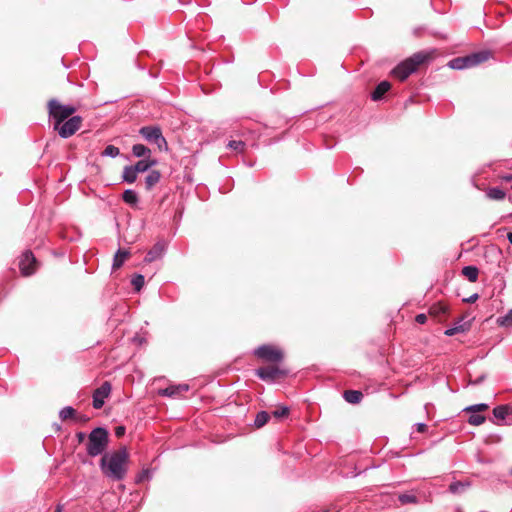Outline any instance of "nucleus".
I'll list each match as a JSON object with an SVG mask.
<instances>
[{
  "label": "nucleus",
  "mask_w": 512,
  "mask_h": 512,
  "mask_svg": "<svg viewBox=\"0 0 512 512\" xmlns=\"http://www.w3.org/2000/svg\"><path fill=\"white\" fill-rule=\"evenodd\" d=\"M125 434V427L124 426H118L115 428V435L117 437H121Z\"/></svg>",
  "instance_id": "nucleus-40"
},
{
  "label": "nucleus",
  "mask_w": 512,
  "mask_h": 512,
  "mask_svg": "<svg viewBox=\"0 0 512 512\" xmlns=\"http://www.w3.org/2000/svg\"><path fill=\"white\" fill-rule=\"evenodd\" d=\"M469 486V483L455 481L449 485V491L453 494L461 493Z\"/></svg>",
  "instance_id": "nucleus-27"
},
{
  "label": "nucleus",
  "mask_w": 512,
  "mask_h": 512,
  "mask_svg": "<svg viewBox=\"0 0 512 512\" xmlns=\"http://www.w3.org/2000/svg\"><path fill=\"white\" fill-rule=\"evenodd\" d=\"M120 154V150L118 147L114 145H108L106 148L102 151L101 156L103 157H112L115 158Z\"/></svg>",
  "instance_id": "nucleus-30"
},
{
  "label": "nucleus",
  "mask_w": 512,
  "mask_h": 512,
  "mask_svg": "<svg viewBox=\"0 0 512 512\" xmlns=\"http://www.w3.org/2000/svg\"><path fill=\"white\" fill-rule=\"evenodd\" d=\"M462 274L470 281L476 282L478 279L479 270L476 266H465L462 269Z\"/></svg>",
  "instance_id": "nucleus-23"
},
{
  "label": "nucleus",
  "mask_w": 512,
  "mask_h": 512,
  "mask_svg": "<svg viewBox=\"0 0 512 512\" xmlns=\"http://www.w3.org/2000/svg\"><path fill=\"white\" fill-rule=\"evenodd\" d=\"M447 311H448V306L446 304H443V303L435 304V305H433L430 308V314L434 315V316H437V317H440L442 315H446Z\"/></svg>",
  "instance_id": "nucleus-25"
},
{
  "label": "nucleus",
  "mask_w": 512,
  "mask_h": 512,
  "mask_svg": "<svg viewBox=\"0 0 512 512\" xmlns=\"http://www.w3.org/2000/svg\"><path fill=\"white\" fill-rule=\"evenodd\" d=\"M511 474H512V469H511Z\"/></svg>",
  "instance_id": "nucleus-52"
},
{
  "label": "nucleus",
  "mask_w": 512,
  "mask_h": 512,
  "mask_svg": "<svg viewBox=\"0 0 512 512\" xmlns=\"http://www.w3.org/2000/svg\"><path fill=\"white\" fill-rule=\"evenodd\" d=\"M189 390V385L187 384H179V385H171L165 389H161L159 394L161 396L176 398L182 395L184 392Z\"/></svg>",
  "instance_id": "nucleus-12"
},
{
  "label": "nucleus",
  "mask_w": 512,
  "mask_h": 512,
  "mask_svg": "<svg viewBox=\"0 0 512 512\" xmlns=\"http://www.w3.org/2000/svg\"><path fill=\"white\" fill-rule=\"evenodd\" d=\"M479 298V295L477 293L475 294H472L470 297L464 299L465 302L467 303H473L475 302L477 299Z\"/></svg>",
  "instance_id": "nucleus-41"
},
{
  "label": "nucleus",
  "mask_w": 512,
  "mask_h": 512,
  "mask_svg": "<svg viewBox=\"0 0 512 512\" xmlns=\"http://www.w3.org/2000/svg\"><path fill=\"white\" fill-rule=\"evenodd\" d=\"M430 53L420 51L399 63L393 70L392 75L400 81L406 80L411 74L430 59Z\"/></svg>",
  "instance_id": "nucleus-2"
},
{
  "label": "nucleus",
  "mask_w": 512,
  "mask_h": 512,
  "mask_svg": "<svg viewBox=\"0 0 512 512\" xmlns=\"http://www.w3.org/2000/svg\"><path fill=\"white\" fill-rule=\"evenodd\" d=\"M147 474V471H144V473L141 475V478H144Z\"/></svg>",
  "instance_id": "nucleus-51"
},
{
  "label": "nucleus",
  "mask_w": 512,
  "mask_h": 512,
  "mask_svg": "<svg viewBox=\"0 0 512 512\" xmlns=\"http://www.w3.org/2000/svg\"><path fill=\"white\" fill-rule=\"evenodd\" d=\"M76 411L71 406H66L59 412V417L61 420L65 421L67 419L75 417Z\"/></svg>",
  "instance_id": "nucleus-31"
},
{
  "label": "nucleus",
  "mask_w": 512,
  "mask_h": 512,
  "mask_svg": "<svg viewBox=\"0 0 512 512\" xmlns=\"http://www.w3.org/2000/svg\"><path fill=\"white\" fill-rule=\"evenodd\" d=\"M245 146H246L245 142H243L241 140H239V141L231 140L227 144V147L229 149H232V150H234V151H236L238 153L244 152Z\"/></svg>",
  "instance_id": "nucleus-33"
},
{
  "label": "nucleus",
  "mask_w": 512,
  "mask_h": 512,
  "mask_svg": "<svg viewBox=\"0 0 512 512\" xmlns=\"http://www.w3.org/2000/svg\"><path fill=\"white\" fill-rule=\"evenodd\" d=\"M343 397L348 403L358 404L362 400L363 394L358 390H346Z\"/></svg>",
  "instance_id": "nucleus-18"
},
{
  "label": "nucleus",
  "mask_w": 512,
  "mask_h": 512,
  "mask_svg": "<svg viewBox=\"0 0 512 512\" xmlns=\"http://www.w3.org/2000/svg\"><path fill=\"white\" fill-rule=\"evenodd\" d=\"M76 436H77V438H78V441H79V442H82V441L85 439V436H86V435H85V433H83V432H78Z\"/></svg>",
  "instance_id": "nucleus-44"
},
{
  "label": "nucleus",
  "mask_w": 512,
  "mask_h": 512,
  "mask_svg": "<svg viewBox=\"0 0 512 512\" xmlns=\"http://www.w3.org/2000/svg\"><path fill=\"white\" fill-rule=\"evenodd\" d=\"M289 371L279 364H271L255 370V374L263 381L275 382L288 375Z\"/></svg>",
  "instance_id": "nucleus-7"
},
{
  "label": "nucleus",
  "mask_w": 512,
  "mask_h": 512,
  "mask_svg": "<svg viewBox=\"0 0 512 512\" xmlns=\"http://www.w3.org/2000/svg\"><path fill=\"white\" fill-rule=\"evenodd\" d=\"M163 252H164V246L161 244V243H156L152 249H150L146 256H145V261L146 262H153L157 259H159L162 255H163Z\"/></svg>",
  "instance_id": "nucleus-14"
},
{
  "label": "nucleus",
  "mask_w": 512,
  "mask_h": 512,
  "mask_svg": "<svg viewBox=\"0 0 512 512\" xmlns=\"http://www.w3.org/2000/svg\"><path fill=\"white\" fill-rule=\"evenodd\" d=\"M156 161L152 160L150 158H145L142 160H139L135 165H132V167L135 169L136 173H143L149 170L152 166L156 165Z\"/></svg>",
  "instance_id": "nucleus-16"
},
{
  "label": "nucleus",
  "mask_w": 512,
  "mask_h": 512,
  "mask_svg": "<svg viewBox=\"0 0 512 512\" xmlns=\"http://www.w3.org/2000/svg\"><path fill=\"white\" fill-rule=\"evenodd\" d=\"M147 474V471H144V473L141 475V478H144Z\"/></svg>",
  "instance_id": "nucleus-48"
},
{
  "label": "nucleus",
  "mask_w": 512,
  "mask_h": 512,
  "mask_svg": "<svg viewBox=\"0 0 512 512\" xmlns=\"http://www.w3.org/2000/svg\"><path fill=\"white\" fill-rule=\"evenodd\" d=\"M391 88V84L388 81L380 82L374 91L371 93V98L374 101L381 100L382 97L387 93Z\"/></svg>",
  "instance_id": "nucleus-13"
},
{
  "label": "nucleus",
  "mask_w": 512,
  "mask_h": 512,
  "mask_svg": "<svg viewBox=\"0 0 512 512\" xmlns=\"http://www.w3.org/2000/svg\"><path fill=\"white\" fill-rule=\"evenodd\" d=\"M489 408V406L485 403H480V404H476V405H472V406H469V407H466L464 409V411L466 412H481V411H485Z\"/></svg>",
  "instance_id": "nucleus-36"
},
{
  "label": "nucleus",
  "mask_w": 512,
  "mask_h": 512,
  "mask_svg": "<svg viewBox=\"0 0 512 512\" xmlns=\"http://www.w3.org/2000/svg\"><path fill=\"white\" fill-rule=\"evenodd\" d=\"M467 329H468L467 323H461V321H459V323H457L454 327H450V328L446 329L445 335L453 336L457 333L464 332Z\"/></svg>",
  "instance_id": "nucleus-26"
},
{
  "label": "nucleus",
  "mask_w": 512,
  "mask_h": 512,
  "mask_svg": "<svg viewBox=\"0 0 512 512\" xmlns=\"http://www.w3.org/2000/svg\"><path fill=\"white\" fill-rule=\"evenodd\" d=\"M487 196L492 200H503L506 197V193L501 188L493 187L488 189Z\"/></svg>",
  "instance_id": "nucleus-24"
},
{
  "label": "nucleus",
  "mask_w": 512,
  "mask_h": 512,
  "mask_svg": "<svg viewBox=\"0 0 512 512\" xmlns=\"http://www.w3.org/2000/svg\"><path fill=\"white\" fill-rule=\"evenodd\" d=\"M489 58L488 52H477L465 57L454 58L449 62V66L452 69H465L469 67L476 66Z\"/></svg>",
  "instance_id": "nucleus-5"
},
{
  "label": "nucleus",
  "mask_w": 512,
  "mask_h": 512,
  "mask_svg": "<svg viewBox=\"0 0 512 512\" xmlns=\"http://www.w3.org/2000/svg\"><path fill=\"white\" fill-rule=\"evenodd\" d=\"M130 256V252L125 249H119L116 254L114 255L112 268L113 270L119 269L126 259H128Z\"/></svg>",
  "instance_id": "nucleus-15"
},
{
  "label": "nucleus",
  "mask_w": 512,
  "mask_h": 512,
  "mask_svg": "<svg viewBox=\"0 0 512 512\" xmlns=\"http://www.w3.org/2000/svg\"><path fill=\"white\" fill-rule=\"evenodd\" d=\"M500 326L511 327L512 326V309L509 310L504 316L498 319Z\"/></svg>",
  "instance_id": "nucleus-34"
},
{
  "label": "nucleus",
  "mask_w": 512,
  "mask_h": 512,
  "mask_svg": "<svg viewBox=\"0 0 512 512\" xmlns=\"http://www.w3.org/2000/svg\"><path fill=\"white\" fill-rule=\"evenodd\" d=\"M161 178V174L157 170H152L145 178V187L147 190H151Z\"/></svg>",
  "instance_id": "nucleus-17"
},
{
  "label": "nucleus",
  "mask_w": 512,
  "mask_h": 512,
  "mask_svg": "<svg viewBox=\"0 0 512 512\" xmlns=\"http://www.w3.org/2000/svg\"><path fill=\"white\" fill-rule=\"evenodd\" d=\"M129 454L125 447L105 454L100 461V468L105 477L112 481H121L128 471Z\"/></svg>",
  "instance_id": "nucleus-1"
},
{
  "label": "nucleus",
  "mask_w": 512,
  "mask_h": 512,
  "mask_svg": "<svg viewBox=\"0 0 512 512\" xmlns=\"http://www.w3.org/2000/svg\"><path fill=\"white\" fill-rule=\"evenodd\" d=\"M501 179L505 182H509L512 180V174H506V175H503L501 176Z\"/></svg>",
  "instance_id": "nucleus-43"
},
{
  "label": "nucleus",
  "mask_w": 512,
  "mask_h": 512,
  "mask_svg": "<svg viewBox=\"0 0 512 512\" xmlns=\"http://www.w3.org/2000/svg\"><path fill=\"white\" fill-rule=\"evenodd\" d=\"M415 427H416V431L419 433H424L427 429V425L424 423H417L415 425Z\"/></svg>",
  "instance_id": "nucleus-39"
},
{
  "label": "nucleus",
  "mask_w": 512,
  "mask_h": 512,
  "mask_svg": "<svg viewBox=\"0 0 512 512\" xmlns=\"http://www.w3.org/2000/svg\"><path fill=\"white\" fill-rule=\"evenodd\" d=\"M131 283L136 291H140L144 285V276L137 274L135 277H133Z\"/></svg>",
  "instance_id": "nucleus-35"
},
{
  "label": "nucleus",
  "mask_w": 512,
  "mask_h": 512,
  "mask_svg": "<svg viewBox=\"0 0 512 512\" xmlns=\"http://www.w3.org/2000/svg\"><path fill=\"white\" fill-rule=\"evenodd\" d=\"M401 504H416L418 502L417 497L414 494L403 493L398 496Z\"/></svg>",
  "instance_id": "nucleus-32"
},
{
  "label": "nucleus",
  "mask_w": 512,
  "mask_h": 512,
  "mask_svg": "<svg viewBox=\"0 0 512 512\" xmlns=\"http://www.w3.org/2000/svg\"><path fill=\"white\" fill-rule=\"evenodd\" d=\"M483 378H484V377L482 376V377H480L479 379H476L475 381H471L470 383H471V384H474V385L479 384V383L483 380Z\"/></svg>",
  "instance_id": "nucleus-45"
},
{
  "label": "nucleus",
  "mask_w": 512,
  "mask_h": 512,
  "mask_svg": "<svg viewBox=\"0 0 512 512\" xmlns=\"http://www.w3.org/2000/svg\"><path fill=\"white\" fill-rule=\"evenodd\" d=\"M88 419L85 415H75V420L78 422H86Z\"/></svg>",
  "instance_id": "nucleus-42"
},
{
  "label": "nucleus",
  "mask_w": 512,
  "mask_h": 512,
  "mask_svg": "<svg viewBox=\"0 0 512 512\" xmlns=\"http://www.w3.org/2000/svg\"><path fill=\"white\" fill-rule=\"evenodd\" d=\"M468 423L473 426H479L485 422V417L478 412H470Z\"/></svg>",
  "instance_id": "nucleus-28"
},
{
  "label": "nucleus",
  "mask_w": 512,
  "mask_h": 512,
  "mask_svg": "<svg viewBox=\"0 0 512 512\" xmlns=\"http://www.w3.org/2000/svg\"><path fill=\"white\" fill-rule=\"evenodd\" d=\"M19 268L23 276H30L36 271L37 261L31 251H26L22 254Z\"/></svg>",
  "instance_id": "nucleus-10"
},
{
  "label": "nucleus",
  "mask_w": 512,
  "mask_h": 512,
  "mask_svg": "<svg viewBox=\"0 0 512 512\" xmlns=\"http://www.w3.org/2000/svg\"><path fill=\"white\" fill-rule=\"evenodd\" d=\"M269 418H270V415L265 411H261V412L257 413L255 422H254L255 426L257 428L263 427L268 422Z\"/></svg>",
  "instance_id": "nucleus-29"
},
{
  "label": "nucleus",
  "mask_w": 512,
  "mask_h": 512,
  "mask_svg": "<svg viewBox=\"0 0 512 512\" xmlns=\"http://www.w3.org/2000/svg\"><path fill=\"white\" fill-rule=\"evenodd\" d=\"M511 189H512V185H511Z\"/></svg>",
  "instance_id": "nucleus-53"
},
{
  "label": "nucleus",
  "mask_w": 512,
  "mask_h": 512,
  "mask_svg": "<svg viewBox=\"0 0 512 512\" xmlns=\"http://www.w3.org/2000/svg\"><path fill=\"white\" fill-rule=\"evenodd\" d=\"M82 122L83 118L76 115L61 122L60 124H54L53 129L61 138L67 139L73 136L80 129Z\"/></svg>",
  "instance_id": "nucleus-8"
},
{
  "label": "nucleus",
  "mask_w": 512,
  "mask_h": 512,
  "mask_svg": "<svg viewBox=\"0 0 512 512\" xmlns=\"http://www.w3.org/2000/svg\"><path fill=\"white\" fill-rule=\"evenodd\" d=\"M272 414L276 418L286 417L289 414V408L286 406L278 407L276 410L273 411Z\"/></svg>",
  "instance_id": "nucleus-37"
},
{
  "label": "nucleus",
  "mask_w": 512,
  "mask_h": 512,
  "mask_svg": "<svg viewBox=\"0 0 512 512\" xmlns=\"http://www.w3.org/2000/svg\"><path fill=\"white\" fill-rule=\"evenodd\" d=\"M415 321L419 324H425L426 321H427V316L423 313L421 314H418L416 317H415Z\"/></svg>",
  "instance_id": "nucleus-38"
},
{
  "label": "nucleus",
  "mask_w": 512,
  "mask_h": 512,
  "mask_svg": "<svg viewBox=\"0 0 512 512\" xmlns=\"http://www.w3.org/2000/svg\"><path fill=\"white\" fill-rule=\"evenodd\" d=\"M147 474V471H144V473L141 475V478H144Z\"/></svg>",
  "instance_id": "nucleus-50"
},
{
  "label": "nucleus",
  "mask_w": 512,
  "mask_h": 512,
  "mask_svg": "<svg viewBox=\"0 0 512 512\" xmlns=\"http://www.w3.org/2000/svg\"><path fill=\"white\" fill-rule=\"evenodd\" d=\"M140 134L145 140L155 143L160 150L167 149V141L162 135V131L156 126H145L140 129Z\"/></svg>",
  "instance_id": "nucleus-9"
},
{
  "label": "nucleus",
  "mask_w": 512,
  "mask_h": 512,
  "mask_svg": "<svg viewBox=\"0 0 512 512\" xmlns=\"http://www.w3.org/2000/svg\"><path fill=\"white\" fill-rule=\"evenodd\" d=\"M137 175L138 174L136 173V171L132 167V165L125 166L123 169V173H122V179L124 182H126L128 184H132L136 181Z\"/></svg>",
  "instance_id": "nucleus-20"
},
{
  "label": "nucleus",
  "mask_w": 512,
  "mask_h": 512,
  "mask_svg": "<svg viewBox=\"0 0 512 512\" xmlns=\"http://www.w3.org/2000/svg\"><path fill=\"white\" fill-rule=\"evenodd\" d=\"M111 384L105 381L100 387L93 392V407L100 409L105 403V399L110 395Z\"/></svg>",
  "instance_id": "nucleus-11"
},
{
  "label": "nucleus",
  "mask_w": 512,
  "mask_h": 512,
  "mask_svg": "<svg viewBox=\"0 0 512 512\" xmlns=\"http://www.w3.org/2000/svg\"><path fill=\"white\" fill-rule=\"evenodd\" d=\"M254 355L259 359L271 363L280 364L284 359L283 351L274 345H261L254 350Z\"/></svg>",
  "instance_id": "nucleus-6"
},
{
  "label": "nucleus",
  "mask_w": 512,
  "mask_h": 512,
  "mask_svg": "<svg viewBox=\"0 0 512 512\" xmlns=\"http://www.w3.org/2000/svg\"><path fill=\"white\" fill-rule=\"evenodd\" d=\"M132 153L136 157L150 158L151 150L143 144H135L132 147Z\"/></svg>",
  "instance_id": "nucleus-21"
},
{
  "label": "nucleus",
  "mask_w": 512,
  "mask_h": 512,
  "mask_svg": "<svg viewBox=\"0 0 512 512\" xmlns=\"http://www.w3.org/2000/svg\"><path fill=\"white\" fill-rule=\"evenodd\" d=\"M147 474V471H144V473L141 475V478H144Z\"/></svg>",
  "instance_id": "nucleus-49"
},
{
  "label": "nucleus",
  "mask_w": 512,
  "mask_h": 512,
  "mask_svg": "<svg viewBox=\"0 0 512 512\" xmlns=\"http://www.w3.org/2000/svg\"><path fill=\"white\" fill-rule=\"evenodd\" d=\"M512 412V409L508 405H500L493 409V415L497 420L503 421Z\"/></svg>",
  "instance_id": "nucleus-19"
},
{
  "label": "nucleus",
  "mask_w": 512,
  "mask_h": 512,
  "mask_svg": "<svg viewBox=\"0 0 512 512\" xmlns=\"http://www.w3.org/2000/svg\"><path fill=\"white\" fill-rule=\"evenodd\" d=\"M507 239H508L509 243L512 245V232H509L507 234Z\"/></svg>",
  "instance_id": "nucleus-46"
},
{
  "label": "nucleus",
  "mask_w": 512,
  "mask_h": 512,
  "mask_svg": "<svg viewBox=\"0 0 512 512\" xmlns=\"http://www.w3.org/2000/svg\"><path fill=\"white\" fill-rule=\"evenodd\" d=\"M108 444V432L105 428H95L88 436L87 453L88 455L95 457L106 449Z\"/></svg>",
  "instance_id": "nucleus-3"
},
{
  "label": "nucleus",
  "mask_w": 512,
  "mask_h": 512,
  "mask_svg": "<svg viewBox=\"0 0 512 512\" xmlns=\"http://www.w3.org/2000/svg\"><path fill=\"white\" fill-rule=\"evenodd\" d=\"M122 199L125 203L135 207L138 204L139 198L137 193L132 189H127L122 195Z\"/></svg>",
  "instance_id": "nucleus-22"
},
{
  "label": "nucleus",
  "mask_w": 512,
  "mask_h": 512,
  "mask_svg": "<svg viewBox=\"0 0 512 512\" xmlns=\"http://www.w3.org/2000/svg\"><path fill=\"white\" fill-rule=\"evenodd\" d=\"M49 118L53 125L60 124L61 122L74 116L73 114L77 111V108L73 105L61 104L56 99H51L47 104Z\"/></svg>",
  "instance_id": "nucleus-4"
},
{
  "label": "nucleus",
  "mask_w": 512,
  "mask_h": 512,
  "mask_svg": "<svg viewBox=\"0 0 512 512\" xmlns=\"http://www.w3.org/2000/svg\"><path fill=\"white\" fill-rule=\"evenodd\" d=\"M63 507L61 505H57L55 512H62Z\"/></svg>",
  "instance_id": "nucleus-47"
}]
</instances>
